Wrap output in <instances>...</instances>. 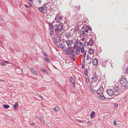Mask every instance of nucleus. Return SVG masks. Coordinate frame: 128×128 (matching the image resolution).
<instances>
[{
    "instance_id": "1",
    "label": "nucleus",
    "mask_w": 128,
    "mask_h": 128,
    "mask_svg": "<svg viewBox=\"0 0 128 128\" xmlns=\"http://www.w3.org/2000/svg\"><path fill=\"white\" fill-rule=\"evenodd\" d=\"M120 84L122 87H125L126 86L127 81L125 78H122L120 80Z\"/></svg>"
},
{
    "instance_id": "2",
    "label": "nucleus",
    "mask_w": 128,
    "mask_h": 128,
    "mask_svg": "<svg viewBox=\"0 0 128 128\" xmlns=\"http://www.w3.org/2000/svg\"><path fill=\"white\" fill-rule=\"evenodd\" d=\"M106 92L109 96H112L113 95L118 96L119 94H117L114 93V90L112 89L108 90H107Z\"/></svg>"
},
{
    "instance_id": "3",
    "label": "nucleus",
    "mask_w": 128,
    "mask_h": 128,
    "mask_svg": "<svg viewBox=\"0 0 128 128\" xmlns=\"http://www.w3.org/2000/svg\"><path fill=\"white\" fill-rule=\"evenodd\" d=\"M65 42L66 43L67 46L68 47V49L72 48L71 47L72 45L73 44V42L72 40H68Z\"/></svg>"
},
{
    "instance_id": "4",
    "label": "nucleus",
    "mask_w": 128,
    "mask_h": 128,
    "mask_svg": "<svg viewBox=\"0 0 128 128\" xmlns=\"http://www.w3.org/2000/svg\"><path fill=\"white\" fill-rule=\"evenodd\" d=\"M104 89L102 87H100L96 91V93L98 94H102Z\"/></svg>"
},
{
    "instance_id": "5",
    "label": "nucleus",
    "mask_w": 128,
    "mask_h": 128,
    "mask_svg": "<svg viewBox=\"0 0 128 128\" xmlns=\"http://www.w3.org/2000/svg\"><path fill=\"white\" fill-rule=\"evenodd\" d=\"M91 79L92 80V83L93 82H96V84H97L98 82L97 81L98 79V76H97L96 75H94Z\"/></svg>"
},
{
    "instance_id": "6",
    "label": "nucleus",
    "mask_w": 128,
    "mask_h": 128,
    "mask_svg": "<svg viewBox=\"0 0 128 128\" xmlns=\"http://www.w3.org/2000/svg\"><path fill=\"white\" fill-rule=\"evenodd\" d=\"M120 86H117L116 85H115L114 87V90L115 92L116 93V92H120L121 89L120 88Z\"/></svg>"
},
{
    "instance_id": "7",
    "label": "nucleus",
    "mask_w": 128,
    "mask_h": 128,
    "mask_svg": "<svg viewBox=\"0 0 128 128\" xmlns=\"http://www.w3.org/2000/svg\"><path fill=\"white\" fill-rule=\"evenodd\" d=\"M63 27V24L62 23H61L60 24H58L55 30V31H57V30L59 31V32L60 30Z\"/></svg>"
},
{
    "instance_id": "8",
    "label": "nucleus",
    "mask_w": 128,
    "mask_h": 128,
    "mask_svg": "<svg viewBox=\"0 0 128 128\" xmlns=\"http://www.w3.org/2000/svg\"><path fill=\"white\" fill-rule=\"evenodd\" d=\"M74 49L72 48H69L68 50L67 54L68 55H70L73 52Z\"/></svg>"
},
{
    "instance_id": "9",
    "label": "nucleus",
    "mask_w": 128,
    "mask_h": 128,
    "mask_svg": "<svg viewBox=\"0 0 128 128\" xmlns=\"http://www.w3.org/2000/svg\"><path fill=\"white\" fill-rule=\"evenodd\" d=\"M92 62L93 64L95 66H96L98 63L97 59L96 58H95L92 60Z\"/></svg>"
},
{
    "instance_id": "10",
    "label": "nucleus",
    "mask_w": 128,
    "mask_h": 128,
    "mask_svg": "<svg viewBox=\"0 0 128 128\" xmlns=\"http://www.w3.org/2000/svg\"><path fill=\"white\" fill-rule=\"evenodd\" d=\"M70 58L71 59L74 61L76 58L75 54H72L70 56Z\"/></svg>"
},
{
    "instance_id": "11",
    "label": "nucleus",
    "mask_w": 128,
    "mask_h": 128,
    "mask_svg": "<svg viewBox=\"0 0 128 128\" xmlns=\"http://www.w3.org/2000/svg\"><path fill=\"white\" fill-rule=\"evenodd\" d=\"M62 36V35L61 34H59L58 36V38L57 40L58 43H59L61 41Z\"/></svg>"
},
{
    "instance_id": "12",
    "label": "nucleus",
    "mask_w": 128,
    "mask_h": 128,
    "mask_svg": "<svg viewBox=\"0 0 128 128\" xmlns=\"http://www.w3.org/2000/svg\"><path fill=\"white\" fill-rule=\"evenodd\" d=\"M93 43V41L92 39H91L90 40L89 42L88 43L87 45V46H91Z\"/></svg>"
},
{
    "instance_id": "13",
    "label": "nucleus",
    "mask_w": 128,
    "mask_h": 128,
    "mask_svg": "<svg viewBox=\"0 0 128 128\" xmlns=\"http://www.w3.org/2000/svg\"><path fill=\"white\" fill-rule=\"evenodd\" d=\"M95 113L94 111H92V113L90 114V116L91 118H93L95 116Z\"/></svg>"
},
{
    "instance_id": "14",
    "label": "nucleus",
    "mask_w": 128,
    "mask_h": 128,
    "mask_svg": "<svg viewBox=\"0 0 128 128\" xmlns=\"http://www.w3.org/2000/svg\"><path fill=\"white\" fill-rule=\"evenodd\" d=\"M54 21L55 22H56V23L59 22L60 20H59V18H58V16L57 15L56 18H55L54 20Z\"/></svg>"
},
{
    "instance_id": "15",
    "label": "nucleus",
    "mask_w": 128,
    "mask_h": 128,
    "mask_svg": "<svg viewBox=\"0 0 128 128\" xmlns=\"http://www.w3.org/2000/svg\"><path fill=\"white\" fill-rule=\"evenodd\" d=\"M70 81L72 83V84L73 85L74 88L75 87V84L73 78L71 77L70 78Z\"/></svg>"
},
{
    "instance_id": "16",
    "label": "nucleus",
    "mask_w": 128,
    "mask_h": 128,
    "mask_svg": "<svg viewBox=\"0 0 128 128\" xmlns=\"http://www.w3.org/2000/svg\"><path fill=\"white\" fill-rule=\"evenodd\" d=\"M65 35L66 36V37L69 38H70V36L71 35V32H66L65 34Z\"/></svg>"
},
{
    "instance_id": "17",
    "label": "nucleus",
    "mask_w": 128,
    "mask_h": 128,
    "mask_svg": "<svg viewBox=\"0 0 128 128\" xmlns=\"http://www.w3.org/2000/svg\"><path fill=\"white\" fill-rule=\"evenodd\" d=\"M18 103L17 102H16L13 106V107L15 109L16 108L18 107Z\"/></svg>"
},
{
    "instance_id": "18",
    "label": "nucleus",
    "mask_w": 128,
    "mask_h": 128,
    "mask_svg": "<svg viewBox=\"0 0 128 128\" xmlns=\"http://www.w3.org/2000/svg\"><path fill=\"white\" fill-rule=\"evenodd\" d=\"M52 40L54 43L55 44H57V40L56 38L54 37H53L52 38Z\"/></svg>"
},
{
    "instance_id": "19",
    "label": "nucleus",
    "mask_w": 128,
    "mask_h": 128,
    "mask_svg": "<svg viewBox=\"0 0 128 128\" xmlns=\"http://www.w3.org/2000/svg\"><path fill=\"white\" fill-rule=\"evenodd\" d=\"M94 52V50L92 48H90L88 51V53L90 54H93Z\"/></svg>"
},
{
    "instance_id": "20",
    "label": "nucleus",
    "mask_w": 128,
    "mask_h": 128,
    "mask_svg": "<svg viewBox=\"0 0 128 128\" xmlns=\"http://www.w3.org/2000/svg\"><path fill=\"white\" fill-rule=\"evenodd\" d=\"M30 71L32 73L34 74H35L36 75L37 74V73L36 72L33 68H31L30 69Z\"/></svg>"
},
{
    "instance_id": "21",
    "label": "nucleus",
    "mask_w": 128,
    "mask_h": 128,
    "mask_svg": "<svg viewBox=\"0 0 128 128\" xmlns=\"http://www.w3.org/2000/svg\"><path fill=\"white\" fill-rule=\"evenodd\" d=\"M90 28V27L88 26H86L85 29V32H88V30Z\"/></svg>"
},
{
    "instance_id": "22",
    "label": "nucleus",
    "mask_w": 128,
    "mask_h": 128,
    "mask_svg": "<svg viewBox=\"0 0 128 128\" xmlns=\"http://www.w3.org/2000/svg\"><path fill=\"white\" fill-rule=\"evenodd\" d=\"M38 9L40 12H42L44 10V8L42 6L41 7L38 8Z\"/></svg>"
},
{
    "instance_id": "23",
    "label": "nucleus",
    "mask_w": 128,
    "mask_h": 128,
    "mask_svg": "<svg viewBox=\"0 0 128 128\" xmlns=\"http://www.w3.org/2000/svg\"><path fill=\"white\" fill-rule=\"evenodd\" d=\"M40 70L44 73L45 74L47 73V71L45 69H43V68H40Z\"/></svg>"
},
{
    "instance_id": "24",
    "label": "nucleus",
    "mask_w": 128,
    "mask_h": 128,
    "mask_svg": "<svg viewBox=\"0 0 128 128\" xmlns=\"http://www.w3.org/2000/svg\"><path fill=\"white\" fill-rule=\"evenodd\" d=\"M39 119L40 120L42 123L43 124H44V121L42 117H40Z\"/></svg>"
},
{
    "instance_id": "25",
    "label": "nucleus",
    "mask_w": 128,
    "mask_h": 128,
    "mask_svg": "<svg viewBox=\"0 0 128 128\" xmlns=\"http://www.w3.org/2000/svg\"><path fill=\"white\" fill-rule=\"evenodd\" d=\"M64 42L62 43H60L59 44V46L60 48H64V45L63 44Z\"/></svg>"
},
{
    "instance_id": "26",
    "label": "nucleus",
    "mask_w": 128,
    "mask_h": 128,
    "mask_svg": "<svg viewBox=\"0 0 128 128\" xmlns=\"http://www.w3.org/2000/svg\"><path fill=\"white\" fill-rule=\"evenodd\" d=\"M3 106H4V107L5 108H8L10 106L8 105V104H3Z\"/></svg>"
},
{
    "instance_id": "27",
    "label": "nucleus",
    "mask_w": 128,
    "mask_h": 128,
    "mask_svg": "<svg viewBox=\"0 0 128 128\" xmlns=\"http://www.w3.org/2000/svg\"><path fill=\"white\" fill-rule=\"evenodd\" d=\"M81 47L80 46H78V47L76 48V51L77 52L80 51L81 49Z\"/></svg>"
},
{
    "instance_id": "28",
    "label": "nucleus",
    "mask_w": 128,
    "mask_h": 128,
    "mask_svg": "<svg viewBox=\"0 0 128 128\" xmlns=\"http://www.w3.org/2000/svg\"><path fill=\"white\" fill-rule=\"evenodd\" d=\"M99 98L101 100H103L104 98V96L103 94L102 95H100L99 96Z\"/></svg>"
},
{
    "instance_id": "29",
    "label": "nucleus",
    "mask_w": 128,
    "mask_h": 128,
    "mask_svg": "<svg viewBox=\"0 0 128 128\" xmlns=\"http://www.w3.org/2000/svg\"><path fill=\"white\" fill-rule=\"evenodd\" d=\"M86 52H85V53H84V55H83V57L85 58L86 56ZM83 62L84 63H85V58H84V60H83Z\"/></svg>"
},
{
    "instance_id": "30",
    "label": "nucleus",
    "mask_w": 128,
    "mask_h": 128,
    "mask_svg": "<svg viewBox=\"0 0 128 128\" xmlns=\"http://www.w3.org/2000/svg\"><path fill=\"white\" fill-rule=\"evenodd\" d=\"M84 72L85 75L86 76H88V74L87 69H86V70H84Z\"/></svg>"
},
{
    "instance_id": "31",
    "label": "nucleus",
    "mask_w": 128,
    "mask_h": 128,
    "mask_svg": "<svg viewBox=\"0 0 128 128\" xmlns=\"http://www.w3.org/2000/svg\"><path fill=\"white\" fill-rule=\"evenodd\" d=\"M49 25L50 29L51 30L53 29L54 27L53 26V25L50 24H49Z\"/></svg>"
},
{
    "instance_id": "32",
    "label": "nucleus",
    "mask_w": 128,
    "mask_h": 128,
    "mask_svg": "<svg viewBox=\"0 0 128 128\" xmlns=\"http://www.w3.org/2000/svg\"><path fill=\"white\" fill-rule=\"evenodd\" d=\"M54 110L56 111H58L59 110V108L58 106H56L54 108Z\"/></svg>"
},
{
    "instance_id": "33",
    "label": "nucleus",
    "mask_w": 128,
    "mask_h": 128,
    "mask_svg": "<svg viewBox=\"0 0 128 128\" xmlns=\"http://www.w3.org/2000/svg\"><path fill=\"white\" fill-rule=\"evenodd\" d=\"M44 59L48 62L50 63V61L49 60V59L48 58H44Z\"/></svg>"
},
{
    "instance_id": "34",
    "label": "nucleus",
    "mask_w": 128,
    "mask_h": 128,
    "mask_svg": "<svg viewBox=\"0 0 128 128\" xmlns=\"http://www.w3.org/2000/svg\"><path fill=\"white\" fill-rule=\"evenodd\" d=\"M78 27L76 26L75 27V28L74 29V31L75 32H77L78 30Z\"/></svg>"
},
{
    "instance_id": "35",
    "label": "nucleus",
    "mask_w": 128,
    "mask_h": 128,
    "mask_svg": "<svg viewBox=\"0 0 128 128\" xmlns=\"http://www.w3.org/2000/svg\"><path fill=\"white\" fill-rule=\"evenodd\" d=\"M86 124L88 125H90L92 124V123L90 121H87L86 122Z\"/></svg>"
},
{
    "instance_id": "36",
    "label": "nucleus",
    "mask_w": 128,
    "mask_h": 128,
    "mask_svg": "<svg viewBox=\"0 0 128 128\" xmlns=\"http://www.w3.org/2000/svg\"><path fill=\"white\" fill-rule=\"evenodd\" d=\"M90 58L88 54H87V58L86 59V60H88L90 58Z\"/></svg>"
},
{
    "instance_id": "37",
    "label": "nucleus",
    "mask_w": 128,
    "mask_h": 128,
    "mask_svg": "<svg viewBox=\"0 0 128 128\" xmlns=\"http://www.w3.org/2000/svg\"><path fill=\"white\" fill-rule=\"evenodd\" d=\"M60 31L62 33H64V32L65 30L64 28H62L60 30Z\"/></svg>"
},
{
    "instance_id": "38",
    "label": "nucleus",
    "mask_w": 128,
    "mask_h": 128,
    "mask_svg": "<svg viewBox=\"0 0 128 128\" xmlns=\"http://www.w3.org/2000/svg\"><path fill=\"white\" fill-rule=\"evenodd\" d=\"M44 10L46 11L48 8L47 6H46V4H44Z\"/></svg>"
},
{
    "instance_id": "39",
    "label": "nucleus",
    "mask_w": 128,
    "mask_h": 128,
    "mask_svg": "<svg viewBox=\"0 0 128 128\" xmlns=\"http://www.w3.org/2000/svg\"><path fill=\"white\" fill-rule=\"evenodd\" d=\"M86 82L87 83H88L90 82V80L88 78H87L86 80Z\"/></svg>"
},
{
    "instance_id": "40",
    "label": "nucleus",
    "mask_w": 128,
    "mask_h": 128,
    "mask_svg": "<svg viewBox=\"0 0 128 128\" xmlns=\"http://www.w3.org/2000/svg\"><path fill=\"white\" fill-rule=\"evenodd\" d=\"M81 51L82 53H84V48H81Z\"/></svg>"
},
{
    "instance_id": "41",
    "label": "nucleus",
    "mask_w": 128,
    "mask_h": 128,
    "mask_svg": "<svg viewBox=\"0 0 128 128\" xmlns=\"http://www.w3.org/2000/svg\"><path fill=\"white\" fill-rule=\"evenodd\" d=\"M36 94L37 95L36 96H38L39 98H41L42 99H43L41 95H40L38 94Z\"/></svg>"
},
{
    "instance_id": "42",
    "label": "nucleus",
    "mask_w": 128,
    "mask_h": 128,
    "mask_svg": "<svg viewBox=\"0 0 128 128\" xmlns=\"http://www.w3.org/2000/svg\"><path fill=\"white\" fill-rule=\"evenodd\" d=\"M114 106L116 108H117L118 107V105L116 103H115Z\"/></svg>"
},
{
    "instance_id": "43",
    "label": "nucleus",
    "mask_w": 128,
    "mask_h": 128,
    "mask_svg": "<svg viewBox=\"0 0 128 128\" xmlns=\"http://www.w3.org/2000/svg\"><path fill=\"white\" fill-rule=\"evenodd\" d=\"M69 49H68V48H66V49H64V50L65 52H67V53L68 51V50Z\"/></svg>"
},
{
    "instance_id": "44",
    "label": "nucleus",
    "mask_w": 128,
    "mask_h": 128,
    "mask_svg": "<svg viewBox=\"0 0 128 128\" xmlns=\"http://www.w3.org/2000/svg\"><path fill=\"white\" fill-rule=\"evenodd\" d=\"M43 54L44 55V56H46V57L48 56V55H47L46 54L45 52H43Z\"/></svg>"
},
{
    "instance_id": "45",
    "label": "nucleus",
    "mask_w": 128,
    "mask_h": 128,
    "mask_svg": "<svg viewBox=\"0 0 128 128\" xmlns=\"http://www.w3.org/2000/svg\"><path fill=\"white\" fill-rule=\"evenodd\" d=\"M50 34L51 36L53 35L54 34V31L52 30L50 32Z\"/></svg>"
},
{
    "instance_id": "46",
    "label": "nucleus",
    "mask_w": 128,
    "mask_h": 128,
    "mask_svg": "<svg viewBox=\"0 0 128 128\" xmlns=\"http://www.w3.org/2000/svg\"><path fill=\"white\" fill-rule=\"evenodd\" d=\"M25 6L26 8H30V6L26 4H25Z\"/></svg>"
},
{
    "instance_id": "47",
    "label": "nucleus",
    "mask_w": 128,
    "mask_h": 128,
    "mask_svg": "<svg viewBox=\"0 0 128 128\" xmlns=\"http://www.w3.org/2000/svg\"><path fill=\"white\" fill-rule=\"evenodd\" d=\"M125 72H126L128 74V67L127 68Z\"/></svg>"
},
{
    "instance_id": "48",
    "label": "nucleus",
    "mask_w": 128,
    "mask_h": 128,
    "mask_svg": "<svg viewBox=\"0 0 128 128\" xmlns=\"http://www.w3.org/2000/svg\"><path fill=\"white\" fill-rule=\"evenodd\" d=\"M113 124H114L115 125H116V120H115L114 121V122H113Z\"/></svg>"
},
{
    "instance_id": "49",
    "label": "nucleus",
    "mask_w": 128,
    "mask_h": 128,
    "mask_svg": "<svg viewBox=\"0 0 128 128\" xmlns=\"http://www.w3.org/2000/svg\"><path fill=\"white\" fill-rule=\"evenodd\" d=\"M58 18H59V20H60L62 18V17L61 16H58Z\"/></svg>"
},
{
    "instance_id": "50",
    "label": "nucleus",
    "mask_w": 128,
    "mask_h": 128,
    "mask_svg": "<svg viewBox=\"0 0 128 128\" xmlns=\"http://www.w3.org/2000/svg\"><path fill=\"white\" fill-rule=\"evenodd\" d=\"M1 65L2 66H5V63H4V62H2V64H1Z\"/></svg>"
},
{
    "instance_id": "51",
    "label": "nucleus",
    "mask_w": 128,
    "mask_h": 128,
    "mask_svg": "<svg viewBox=\"0 0 128 128\" xmlns=\"http://www.w3.org/2000/svg\"><path fill=\"white\" fill-rule=\"evenodd\" d=\"M3 20L2 17L1 16H0V20L2 21Z\"/></svg>"
},
{
    "instance_id": "52",
    "label": "nucleus",
    "mask_w": 128,
    "mask_h": 128,
    "mask_svg": "<svg viewBox=\"0 0 128 128\" xmlns=\"http://www.w3.org/2000/svg\"><path fill=\"white\" fill-rule=\"evenodd\" d=\"M79 44L81 46H82L83 45V43H82L81 42H79Z\"/></svg>"
},
{
    "instance_id": "53",
    "label": "nucleus",
    "mask_w": 128,
    "mask_h": 128,
    "mask_svg": "<svg viewBox=\"0 0 128 128\" xmlns=\"http://www.w3.org/2000/svg\"><path fill=\"white\" fill-rule=\"evenodd\" d=\"M78 120L79 122H83L81 120Z\"/></svg>"
},
{
    "instance_id": "54",
    "label": "nucleus",
    "mask_w": 128,
    "mask_h": 128,
    "mask_svg": "<svg viewBox=\"0 0 128 128\" xmlns=\"http://www.w3.org/2000/svg\"><path fill=\"white\" fill-rule=\"evenodd\" d=\"M41 1L40 0H38V3H41Z\"/></svg>"
},
{
    "instance_id": "55",
    "label": "nucleus",
    "mask_w": 128,
    "mask_h": 128,
    "mask_svg": "<svg viewBox=\"0 0 128 128\" xmlns=\"http://www.w3.org/2000/svg\"><path fill=\"white\" fill-rule=\"evenodd\" d=\"M81 40L83 41H84L85 40V38H83L81 39Z\"/></svg>"
},
{
    "instance_id": "56",
    "label": "nucleus",
    "mask_w": 128,
    "mask_h": 128,
    "mask_svg": "<svg viewBox=\"0 0 128 128\" xmlns=\"http://www.w3.org/2000/svg\"><path fill=\"white\" fill-rule=\"evenodd\" d=\"M4 62L6 63H9V62L6 60H4Z\"/></svg>"
},
{
    "instance_id": "57",
    "label": "nucleus",
    "mask_w": 128,
    "mask_h": 128,
    "mask_svg": "<svg viewBox=\"0 0 128 128\" xmlns=\"http://www.w3.org/2000/svg\"><path fill=\"white\" fill-rule=\"evenodd\" d=\"M85 32L84 31L83 32H82V34H86V33H85Z\"/></svg>"
},
{
    "instance_id": "58",
    "label": "nucleus",
    "mask_w": 128,
    "mask_h": 128,
    "mask_svg": "<svg viewBox=\"0 0 128 128\" xmlns=\"http://www.w3.org/2000/svg\"><path fill=\"white\" fill-rule=\"evenodd\" d=\"M94 90L92 91V94H94Z\"/></svg>"
},
{
    "instance_id": "59",
    "label": "nucleus",
    "mask_w": 128,
    "mask_h": 128,
    "mask_svg": "<svg viewBox=\"0 0 128 128\" xmlns=\"http://www.w3.org/2000/svg\"><path fill=\"white\" fill-rule=\"evenodd\" d=\"M90 91L91 92H92V91L93 90L92 88H90Z\"/></svg>"
},
{
    "instance_id": "60",
    "label": "nucleus",
    "mask_w": 128,
    "mask_h": 128,
    "mask_svg": "<svg viewBox=\"0 0 128 128\" xmlns=\"http://www.w3.org/2000/svg\"><path fill=\"white\" fill-rule=\"evenodd\" d=\"M82 68H84V66L83 64H82Z\"/></svg>"
},
{
    "instance_id": "61",
    "label": "nucleus",
    "mask_w": 128,
    "mask_h": 128,
    "mask_svg": "<svg viewBox=\"0 0 128 128\" xmlns=\"http://www.w3.org/2000/svg\"><path fill=\"white\" fill-rule=\"evenodd\" d=\"M4 80H0V82H3L4 81Z\"/></svg>"
},
{
    "instance_id": "62",
    "label": "nucleus",
    "mask_w": 128,
    "mask_h": 128,
    "mask_svg": "<svg viewBox=\"0 0 128 128\" xmlns=\"http://www.w3.org/2000/svg\"><path fill=\"white\" fill-rule=\"evenodd\" d=\"M79 40L78 39L77 40L76 42H79Z\"/></svg>"
},
{
    "instance_id": "63",
    "label": "nucleus",
    "mask_w": 128,
    "mask_h": 128,
    "mask_svg": "<svg viewBox=\"0 0 128 128\" xmlns=\"http://www.w3.org/2000/svg\"><path fill=\"white\" fill-rule=\"evenodd\" d=\"M34 123H32L31 124V125H34Z\"/></svg>"
},
{
    "instance_id": "64",
    "label": "nucleus",
    "mask_w": 128,
    "mask_h": 128,
    "mask_svg": "<svg viewBox=\"0 0 128 128\" xmlns=\"http://www.w3.org/2000/svg\"><path fill=\"white\" fill-rule=\"evenodd\" d=\"M84 44L83 45V46H82V48H84Z\"/></svg>"
}]
</instances>
